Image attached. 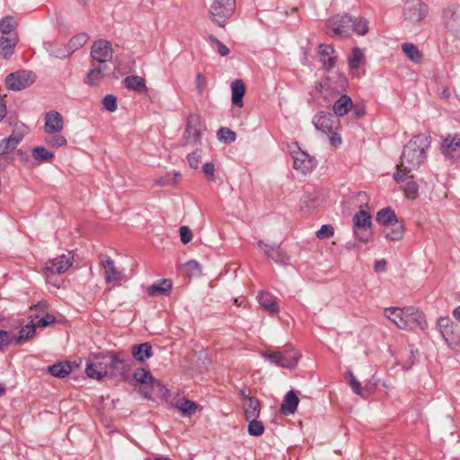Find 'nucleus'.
Returning <instances> with one entry per match:
<instances>
[{"label":"nucleus","instance_id":"obj_1","mask_svg":"<svg viewBox=\"0 0 460 460\" xmlns=\"http://www.w3.org/2000/svg\"><path fill=\"white\" fill-rule=\"evenodd\" d=\"M430 146L429 137L420 134L414 136L404 146L401 155L400 166L405 171L417 169L427 158V150Z\"/></svg>","mask_w":460,"mask_h":460},{"label":"nucleus","instance_id":"obj_2","mask_svg":"<svg viewBox=\"0 0 460 460\" xmlns=\"http://www.w3.org/2000/svg\"><path fill=\"white\" fill-rule=\"evenodd\" d=\"M109 367L110 376L126 382L130 379L135 362L130 355L119 351L109 356Z\"/></svg>","mask_w":460,"mask_h":460},{"label":"nucleus","instance_id":"obj_3","mask_svg":"<svg viewBox=\"0 0 460 460\" xmlns=\"http://www.w3.org/2000/svg\"><path fill=\"white\" fill-rule=\"evenodd\" d=\"M353 26V17L349 14H336L330 18L326 24V33L333 38L349 36Z\"/></svg>","mask_w":460,"mask_h":460},{"label":"nucleus","instance_id":"obj_4","mask_svg":"<svg viewBox=\"0 0 460 460\" xmlns=\"http://www.w3.org/2000/svg\"><path fill=\"white\" fill-rule=\"evenodd\" d=\"M234 10L235 0H215L209 9L210 18L218 26L225 27Z\"/></svg>","mask_w":460,"mask_h":460},{"label":"nucleus","instance_id":"obj_5","mask_svg":"<svg viewBox=\"0 0 460 460\" xmlns=\"http://www.w3.org/2000/svg\"><path fill=\"white\" fill-rule=\"evenodd\" d=\"M404 21L416 24L423 21L429 13V6L421 0H407L403 5Z\"/></svg>","mask_w":460,"mask_h":460},{"label":"nucleus","instance_id":"obj_6","mask_svg":"<svg viewBox=\"0 0 460 460\" xmlns=\"http://www.w3.org/2000/svg\"><path fill=\"white\" fill-rule=\"evenodd\" d=\"M36 80L32 71L18 70L9 74L4 80L6 88L11 91H21L31 86Z\"/></svg>","mask_w":460,"mask_h":460},{"label":"nucleus","instance_id":"obj_7","mask_svg":"<svg viewBox=\"0 0 460 460\" xmlns=\"http://www.w3.org/2000/svg\"><path fill=\"white\" fill-rule=\"evenodd\" d=\"M202 125L197 115L190 114L187 119L186 128L182 137L184 146H193L200 141Z\"/></svg>","mask_w":460,"mask_h":460},{"label":"nucleus","instance_id":"obj_8","mask_svg":"<svg viewBox=\"0 0 460 460\" xmlns=\"http://www.w3.org/2000/svg\"><path fill=\"white\" fill-rule=\"evenodd\" d=\"M355 234L359 241L366 243L369 240L371 226V216L365 210L360 209L353 217Z\"/></svg>","mask_w":460,"mask_h":460},{"label":"nucleus","instance_id":"obj_9","mask_svg":"<svg viewBox=\"0 0 460 460\" xmlns=\"http://www.w3.org/2000/svg\"><path fill=\"white\" fill-rule=\"evenodd\" d=\"M91 57L100 65H107L111 60L113 50L110 41L106 40H99L93 43L91 49Z\"/></svg>","mask_w":460,"mask_h":460},{"label":"nucleus","instance_id":"obj_10","mask_svg":"<svg viewBox=\"0 0 460 460\" xmlns=\"http://www.w3.org/2000/svg\"><path fill=\"white\" fill-rule=\"evenodd\" d=\"M402 323H405V329H412L417 326L421 330H425L428 326L425 315L421 311L413 307L406 306L403 307Z\"/></svg>","mask_w":460,"mask_h":460},{"label":"nucleus","instance_id":"obj_11","mask_svg":"<svg viewBox=\"0 0 460 460\" xmlns=\"http://www.w3.org/2000/svg\"><path fill=\"white\" fill-rule=\"evenodd\" d=\"M71 252L67 254H62L53 260L49 261L44 268L45 272L50 274H62L66 272L73 264Z\"/></svg>","mask_w":460,"mask_h":460},{"label":"nucleus","instance_id":"obj_12","mask_svg":"<svg viewBox=\"0 0 460 460\" xmlns=\"http://www.w3.org/2000/svg\"><path fill=\"white\" fill-rule=\"evenodd\" d=\"M101 262L105 270L106 282L119 286L124 278V274L116 268L114 261L109 256H104Z\"/></svg>","mask_w":460,"mask_h":460},{"label":"nucleus","instance_id":"obj_13","mask_svg":"<svg viewBox=\"0 0 460 460\" xmlns=\"http://www.w3.org/2000/svg\"><path fill=\"white\" fill-rule=\"evenodd\" d=\"M134 379L143 385L141 387V394L145 397H149L153 391V384L155 383V378L152 376L151 372L145 368H137L133 372Z\"/></svg>","mask_w":460,"mask_h":460},{"label":"nucleus","instance_id":"obj_14","mask_svg":"<svg viewBox=\"0 0 460 460\" xmlns=\"http://www.w3.org/2000/svg\"><path fill=\"white\" fill-rule=\"evenodd\" d=\"M44 131L48 134H56L62 131L64 120L61 114L57 111H50L45 114Z\"/></svg>","mask_w":460,"mask_h":460},{"label":"nucleus","instance_id":"obj_15","mask_svg":"<svg viewBox=\"0 0 460 460\" xmlns=\"http://www.w3.org/2000/svg\"><path fill=\"white\" fill-rule=\"evenodd\" d=\"M313 123L316 129L324 133H332L334 124L338 123V120L334 119L332 113L320 111L314 117Z\"/></svg>","mask_w":460,"mask_h":460},{"label":"nucleus","instance_id":"obj_16","mask_svg":"<svg viewBox=\"0 0 460 460\" xmlns=\"http://www.w3.org/2000/svg\"><path fill=\"white\" fill-rule=\"evenodd\" d=\"M258 246L266 253L270 259L273 260L276 263L282 265H287L288 263V257L279 245H270L264 243L263 241H259Z\"/></svg>","mask_w":460,"mask_h":460},{"label":"nucleus","instance_id":"obj_17","mask_svg":"<svg viewBox=\"0 0 460 460\" xmlns=\"http://www.w3.org/2000/svg\"><path fill=\"white\" fill-rule=\"evenodd\" d=\"M109 357L106 360L89 363L86 366L85 373L88 377L102 380L104 376H110Z\"/></svg>","mask_w":460,"mask_h":460},{"label":"nucleus","instance_id":"obj_18","mask_svg":"<svg viewBox=\"0 0 460 460\" xmlns=\"http://www.w3.org/2000/svg\"><path fill=\"white\" fill-rule=\"evenodd\" d=\"M293 166L296 170L306 173L315 166L316 163L314 157L307 153L299 150L293 155Z\"/></svg>","mask_w":460,"mask_h":460},{"label":"nucleus","instance_id":"obj_19","mask_svg":"<svg viewBox=\"0 0 460 460\" xmlns=\"http://www.w3.org/2000/svg\"><path fill=\"white\" fill-rule=\"evenodd\" d=\"M445 26L455 35L460 34V11L448 7L443 12Z\"/></svg>","mask_w":460,"mask_h":460},{"label":"nucleus","instance_id":"obj_20","mask_svg":"<svg viewBox=\"0 0 460 460\" xmlns=\"http://www.w3.org/2000/svg\"><path fill=\"white\" fill-rule=\"evenodd\" d=\"M460 137L458 135L447 137L441 145V151L446 157L456 159L459 157Z\"/></svg>","mask_w":460,"mask_h":460},{"label":"nucleus","instance_id":"obj_21","mask_svg":"<svg viewBox=\"0 0 460 460\" xmlns=\"http://www.w3.org/2000/svg\"><path fill=\"white\" fill-rule=\"evenodd\" d=\"M262 357L278 367L288 369L294 368V360L283 357L281 351H266L262 354Z\"/></svg>","mask_w":460,"mask_h":460},{"label":"nucleus","instance_id":"obj_22","mask_svg":"<svg viewBox=\"0 0 460 460\" xmlns=\"http://www.w3.org/2000/svg\"><path fill=\"white\" fill-rule=\"evenodd\" d=\"M242 407L246 420H253L254 418H259L261 415V402L255 396L242 401Z\"/></svg>","mask_w":460,"mask_h":460},{"label":"nucleus","instance_id":"obj_23","mask_svg":"<svg viewBox=\"0 0 460 460\" xmlns=\"http://www.w3.org/2000/svg\"><path fill=\"white\" fill-rule=\"evenodd\" d=\"M18 43V34L12 36L0 37V56L4 58H9L14 52V48Z\"/></svg>","mask_w":460,"mask_h":460},{"label":"nucleus","instance_id":"obj_24","mask_svg":"<svg viewBox=\"0 0 460 460\" xmlns=\"http://www.w3.org/2000/svg\"><path fill=\"white\" fill-rule=\"evenodd\" d=\"M299 399L296 394L294 391H289L284 397L283 402L280 406V411L285 415L293 414L296 411Z\"/></svg>","mask_w":460,"mask_h":460},{"label":"nucleus","instance_id":"obj_25","mask_svg":"<svg viewBox=\"0 0 460 460\" xmlns=\"http://www.w3.org/2000/svg\"><path fill=\"white\" fill-rule=\"evenodd\" d=\"M353 107L351 98L347 94H342L333 104L332 110L337 117L345 116Z\"/></svg>","mask_w":460,"mask_h":460},{"label":"nucleus","instance_id":"obj_26","mask_svg":"<svg viewBox=\"0 0 460 460\" xmlns=\"http://www.w3.org/2000/svg\"><path fill=\"white\" fill-rule=\"evenodd\" d=\"M22 134H12L8 137L0 140V156L13 151L22 140Z\"/></svg>","mask_w":460,"mask_h":460},{"label":"nucleus","instance_id":"obj_27","mask_svg":"<svg viewBox=\"0 0 460 460\" xmlns=\"http://www.w3.org/2000/svg\"><path fill=\"white\" fill-rule=\"evenodd\" d=\"M232 102L236 107H243V98L245 93V85L242 80L236 79L231 84Z\"/></svg>","mask_w":460,"mask_h":460},{"label":"nucleus","instance_id":"obj_28","mask_svg":"<svg viewBox=\"0 0 460 460\" xmlns=\"http://www.w3.org/2000/svg\"><path fill=\"white\" fill-rule=\"evenodd\" d=\"M152 356V346L148 342H144L139 345H134L131 348V358L134 359L144 362Z\"/></svg>","mask_w":460,"mask_h":460},{"label":"nucleus","instance_id":"obj_29","mask_svg":"<svg viewBox=\"0 0 460 460\" xmlns=\"http://www.w3.org/2000/svg\"><path fill=\"white\" fill-rule=\"evenodd\" d=\"M107 68V65H99L98 66H93L88 72L87 76L84 79V83L89 85H97L105 76V71Z\"/></svg>","mask_w":460,"mask_h":460},{"label":"nucleus","instance_id":"obj_30","mask_svg":"<svg viewBox=\"0 0 460 460\" xmlns=\"http://www.w3.org/2000/svg\"><path fill=\"white\" fill-rule=\"evenodd\" d=\"M259 304L266 310L271 313H278L279 308L276 304V297L265 291H261L257 296Z\"/></svg>","mask_w":460,"mask_h":460},{"label":"nucleus","instance_id":"obj_31","mask_svg":"<svg viewBox=\"0 0 460 460\" xmlns=\"http://www.w3.org/2000/svg\"><path fill=\"white\" fill-rule=\"evenodd\" d=\"M384 234L385 238L390 241H399L403 236L404 228L402 223L394 222L392 225L385 227Z\"/></svg>","mask_w":460,"mask_h":460},{"label":"nucleus","instance_id":"obj_32","mask_svg":"<svg viewBox=\"0 0 460 460\" xmlns=\"http://www.w3.org/2000/svg\"><path fill=\"white\" fill-rule=\"evenodd\" d=\"M125 86L138 93H144L146 91V85L145 79L138 75H128L124 79Z\"/></svg>","mask_w":460,"mask_h":460},{"label":"nucleus","instance_id":"obj_33","mask_svg":"<svg viewBox=\"0 0 460 460\" xmlns=\"http://www.w3.org/2000/svg\"><path fill=\"white\" fill-rule=\"evenodd\" d=\"M403 308L390 307L385 308L384 314L386 318L390 319L398 328L405 329V323H402Z\"/></svg>","mask_w":460,"mask_h":460},{"label":"nucleus","instance_id":"obj_34","mask_svg":"<svg viewBox=\"0 0 460 460\" xmlns=\"http://www.w3.org/2000/svg\"><path fill=\"white\" fill-rule=\"evenodd\" d=\"M29 323L23 326L20 332L19 336L14 338V341L16 343H20L23 341H28L29 339L32 338L36 332V327L34 325V318L33 315H30L28 317Z\"/></svg>","mask_w":460,"mask_h":460},{"label":"nucleus","instance_id":"obj_35","mask_svg":"<svg viewBox=\"0 0 460 460\" xmlns=\"http://www.w3.org/2000/svg\"><path fill=\"white\" fill-rule=\"evenodd\" d=\"M172 288V281L167 279H164L155 282L148 288V294L151 296L165 295Z\"/></svg>","mask_w":460,"mask_h":460},{"label":"nucleus","instance_id":"obj_36","mask_svg":"<svg viewBox=\"0 0 460 460\" xmlns=\"http://www.w3.org/2000/svg\"><path fill=\"white\" fill-rule=\"evenodd\" d=\"M175 408L181 412L183 416H191L196 412L197 403L185 398H181L175 402Z\"/></svg>","mask_w":460,"mask_h":460},{"label":"nucleus","instance_id":"obj_37","mask_svg":"<svg viewBox=\"0 0 460 460\" xmlns=\"http://www.w3.org/2000/svg\"><path fill=\"white\" fill-rule=\"evenodd\" d=\"M16 27L17 22L13 16H5L0 20V32L2 33V36L18 34Z\"/></svg>","mask_w":460,"mask_h":460},{"label":"nucleus","instance_id":"obj_38","mask_svg":"<svg viewBox=\"0 0 460 460\" xmlns=\"http://www.w3.org/2000/svg\"><path fill=\"white\" fill-rule=\"evenodd\" d=\"M438 328L446 341L452 339L454 323L448 317H440L438 321Z\"/></svg>","mask_w":460,"mask_h":460},{"label":"nucleus","instance_id":"obj_39","mask_svg":"<svg viewBox=\"0 0 460 460\" xmlns=\"http://www.w3.org/2000/svg\"><path fill=\"white\" fill-rule=\"evenodd\" d=\"M72 367L66 361L58 362L51 366H49V372L56 377H65L70 374Z\"/></svg>","mask_w":460,"mask_h":460},{"label":"nucleus","instance_id":"obj_40","mask_svg":"<svg viewBox=\"0 0 460 460\" xmlns=\"http://www.w3.org/2000/svg\"><path fill=\"white\" fill-rule=\"evenodd\" d=\"M321 200L316 193H306L300 199V208L302 210L309 211L319 206Z\"/></svg>","mask_w":460,"mask_h":460},{"label":"nucleus","instance_id":"obj_41","mask_svg":"<svg viewBox=\"0 0 460 460\" xmlns=\"http://www.w3.org/2000/svg\"><path fill=\"white\" fill-rule=\"evenodd\" d=\"M376 221L385 227L392 225L394 222H399L395 213L391 208L381 209L376 215Z\"/></svg>","mask_w":460,"mask_h":460},{"label":"nucleus","instance_id":"obj_42","mask_svg":"<svg viewBox=\"0 0 460 460\" xmlns=\"http://www.w3.org/2000/svg\"><path fill=\"white\" fill-rule=\"evenodd\" d=\"M403 53L414 63H420L422 59V54L416 45L412 43H403L402 45Z\"/></svg>","mask_w":460,"mask_h":460},{"label":"nucleus","instance_id":"obj_43","mask_svg":"<svg viewBox=\"0 0 460 460\" xmlns=\"http://www.w3.org/2000/svg\"><path fill=\"white\" fill-rule=\"evenodd\" d=\"M89 40L86 33H80L74 36L67 43V51L72 54L76 49L82 48Z\"/></svg>","mask_w":460,"mask_h":460},{"label":"nucleus","instance_id":"obj_44","mask_svg":"<svg viewBox=\"0 0 460 460\" xmlns=\"http://www.w3.org/2000/svg\"><path fill=\"white\" fill-rule=\"evenodd\" d=\"M333 53L334 49L331 45L321 44L319 46V54L323 57H328V59L323 61V66L327 68H332L335 65V58L331 57Z\"/></svg>","mask_w":460,"mask_h":460},{"label":"nucleus","instance_id":"obj_45","mask_svg":"<svg viewBox=\"0 0 460 460\" xmlns=\"http://www.w3.org/2000/svg\"><path fill=\"white\" fill-rule=\"evenodd\" d=\"M32 157L40 162H49L54 157V153L48 151L44 146H37L32 149Z\"/></svg>","mask_w":460,"mask_h":460},{"label":"nucleus","instance_id":"obj_46","mask_svg":"<svg viewBox=\"0 0 460 460\" xmlns=\"http://www.w3.org/2000/svg\"><path fill=\"white\" fill-rule=\"evenodd\" d=\"M363 53L358 48L352 49L350 55L348 57V64L349 68L358 69L361 64Z\"/></svg>","mask_w":460,"mask_h":460},{"label":"nucleus","instance_id":"obj_47","mask_svg":"<svg viewBox=\"0 0 460 460\" xmlns=\"http://www.w3.org/2000/svg\"><path fill=\"white\" fill-rule=\"evenodd\" d=\"M249 421L248 424V433L251 436L259 437L264 433V426L261 421L258 420V418H254L253 420H247Z\"/></svg>","mask_w":460,"mask_h":460},{"label":"nucleus","instance_id":"obj_48","mask_svg":"<svg viewBox=\"0 0 460 460\" xmlns=\"http://www.w3.org/2000/svg\"><path fill=\"white\" fill-rule=\"evenodd\" d=\"M351 31H355L358 35H365L368 31V22L364 18L353 17V26Z\"/></svg>","mask_w":460,"mask_h":460},{"label":"nucleus","instance_id":"obj_49","mask_svg":"<svg viewBox=\"0 0 460 460\" xmlns=\"http://www.w3.org/2000/svg\"><path fill=\"white\" fill-rule=\"evenodd\" d=\"M217 138L219 141L224 143H232L236 139V134L228 128H221L217 131Z\"/></svg>","mask_w":460,"mask_h":460},{"label":"nucleus","instance_id":"obj_50","mask_svg":"<svg viewBox=\"0 0 460 460\" xmlns=\"http://www.w3.org/2000/svg\"><path fill=\"white\" fill-rule=\"evenodd\" d=\"M208 40L212 44L216 45L217 53L221 57H226L229 55V53H230L229 49L223 42H221L217 37H215L214 35H209Z\"/></svg>","mask_w":460,"mask_h":460},{"label":"nucleus","instance_id":"obj_51","mask_svg":"<svg viewBox=\"0 0 460 460\" xmlns=\"http://www.w3.org/2000/svg\"><path fill=\"white\" fill-rule=\"evenodd\" d=\"M35 327H47L56 321V317L53 314H47L43 317L39 319L38 315L33 316Z\"/></svg>","mask_w":460,"mask_h":460},{"label":"nucleus","instance_id":"obj_52","mask_svg":"<svg viewBox=\"0 0 460 460\" xmlns=\"http://www.w3.org/2000/svg\"><path fill=\"white\" fill-rule=\"evenodd\" d=\"M45 142L51 147H60L66 145L67 141L65 137L55 135L45 138Z\"/></svg>","mask_w":460,"mask_h":460},{"label":"nucleus","instance_id":"obj_53","mask_svg":"<svg viewBox=\"0 0 460 460\" xmlns=\"http://www.w3.org/2000/svg\"><path fill=\"white\" fill-rule=\"evenodd\" d=\"M103 107L111 112L117 110V98L113 94H107L102 100Z\"/></svg>","mask_w":460,"mask_h":460},{"label":"nucleus","instance_id":"obj_54","mask_svg":"<svg viewBox=\"0 0 460 460\" xmlns=\"http://www.w3.org/2000/svg\"><path fill=\"white\" fill-rule=\"evenodd\" d=\"M403 190L407 198L415 199L418 194L419 185L415 181H410L405 184Z\"/></svg>","mask_w":460,"mask_h":460},{"label":"nucleus","instance_id":"obj_55","mask_svg":"<svg viewBox=\"0 0 460 460\" xmlns=\"http://www.w3.org/2000/svg\"><path fill=\"white\" fill-rule=\"evenodd\" d=\"M202 151L196 149L194 152L190 154L187 157L188 163L191 168H198L201 160Z\"/></svg>","mask_w":460,"mask_h":460},{"label":"nucleus","instance_id":"obj_56","mask_svg":"<svg viewBox=\"0 0 460 460\" xmlns=\"http://www.w3.org/2000/svg\"><path fill=\"white\" fill-rule=\"evenodd\" d=\"M347 378L354 393L362 396L363 393L360 387V383L358 381V379L355 377L351 371L347 372Z\"/></svg>","mask_w":460,"mask_h":460},{"label":"nucleus","instance_id":"obj_57","mask_svg":"<svg viewBox=\"0 0 460 460\" xmlns=\"http://www.w3.org/2000/svg\"><path fill=\"white\" fill-rule=\"evenodd\" d=\"M316 235L320 239H326L333 235V228L329 225H323L317 231Z\"/></svg>","mask_w":460,"mask_h":460},{"label":"nucleus","instance_id":"obj_58","mask_svg":"<svg viewBox=\"0 0 460 460\" xmlns=\"http://www.w3.org/2000/svg\"><path fill=\"white\" fill-rule=\"evenodd\" d=\"M180 235H181V241L187 244L189 243L192 239V232L190 229L189 226H182L180 227Z\"/></svg>","mask_w":460,"mask_h":460},{"label":"nucleus","instance_id":"obj_59","mask_svg":"<svg viewBox=\"0 0 460 460\" xmlns=\"http://www.w3.org/2000/svg\"><path fill=\"white\" fill-rule=\"evenodd\" d=\"M283 357L290 358L294 360V367L296 366L298 359L301 357V354L296 350H294L293 348H287L284 351H281Z\"/></svg>","mask_w":460,"mask_h":460},{"label":"nucleus","instance_id":"obj_60","mask_svg":"<svg viewBox=\"0 0 460 460\" xmlns=\"http://www.w3.org/2000/svg\"><path fill=\"white\" fill-rule=\"evenodd\" d=\"M207 80L204 75L199 73L196 76V88L199 95H201L205 90Z\"/></svg>","mask_w":460,"mask_h":460},{"label":"nucleus","instance_id":"obj_61","mask_svg":"<svg viewBox=\"0 0 460 460\" xmlns=\"http://www.w3.org/2000/svg\"><path fill=\"white\" fill-rule=\"evenodd\" d=\"M350 111H352V115L355 119H360L366 113V108L362 104H353V107L350 109Z\"/></svg>","mask_w":460,"mask_h":460},{"label":"nucleus","instance_id":"obj_62","mask_svg":"<svg viewBox=\"0 0 460 460\" xmlns=\"http://www.w3.org/2000/svg\"><path fill=\"white\" fill-rule=\"evenodd\" d=\"M397 167L399 170L394 173V179L397 182H401L404 181L405 177L411 171H405V169L401 167L400 165H397Z\"/></svg>","mask_w":460,"mask_h":460},{"label":"nucleus","instance_id":"obj_63","mask_svg":"<svg viewBox=\"0 0 460 460\" xmlns=\"http://www.w3.org/2000/svg\"><path fill=\"white\" fill-rule=\"evenodd\" d=\"M202 172L207 177L213 179L215 172L214 164L212 163H206L202 167Z\"/></svg>","mask_w":460,"mask_h":460},{"label":"nucleus","instance_id":"obj_64","mask_svg":"<svg viewBox=\"0 0 460 460\" xmlns=\"http://www.w3.org/2000/svg\"><path fill=\"white\" fill-rule=\"evenodd\" d=\"M185 266L188 268V270L192 273V274H199L200 273V267H199V264L198 261H188Z\"/></svg>","mask_w":460,"mask_h":460}]
</instances>
